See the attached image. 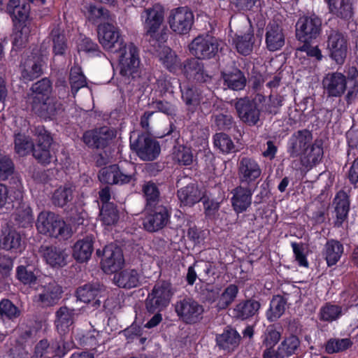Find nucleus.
I'll list each match as a JSON object with an SVG mask.
<instances>
[{
	"label": "nucleus",
	"mask_w": 358,
	"mask_h": 358,
	"mask_svg": "<svg viewBox=\"0 0 358 358\" xmlns=\"http://www.w3.org/2000/svg\"><path fill=\"white\" fill-rule=\"evenodd\" d=\"M36 144L33 145L29 136L17 134L15 137V150L20 156H25L33 150L34 157L42 164H49L53 157L50 150L52 138L43 126L35 128Z\"/></svg>",
	"instance_id": "1"
},
{
	"label": "nucleus",
	"mask_w": 358,
	"mask_h": 358,
	"mask_svg": "<svg viewBox=\"0 0 358 358\" xmlns=\"http://www.w3.org/2000/svg\"><path fill=\"white\" fill-rule=\"evenodd\" d=\"M50 81L44 78L33 85L28 96L27 101L33 113L44 120L53 118L60 110L59 104L50 97Z\"/></svg>",
	"instance_id": "2"
},
{
	"label": "nucleus",
	"mask_w": 358,
	"mask_h": 358,
	"mask_svg": "<svg viewBox=\"0 0 358 358\" xmlns=\"http://www.w3.org/2000/svg\"><path fill=\"white\" fill-rule=\"evenodd\" d=\"M158 57L163 65L171 72L181 71L188 79H194L199 82H206L209 77L203 69V66L196 59H192L185 64L182 69L180 62L169 47H162L158 52Z\"/></svg>",
	"instance_id": "3"
},
{
	"label": "nucleus",
	"mask_w": 358,
	"mask_h": 358,
	"mask_svg": "<svg viewBox=\"0 0 358 358\" xmlns=\"http://www.w3.org/2000/svg\"><path fill=\"white\" fill-rule=\"evenodd\" d=\"M118 54V69L126 82H131L141 76V59L139 50L132 43L120 49Z\"/></svg>",
	"instance_id": "4"
},
{
	"label": "nucleus",
	"mask_w": 358,
	"mask_h": 358,
	"mask_svg": "<svg viewBox=\"0 0 358 358\" xmlns=\"http://www.w3.org/2000/svg\"><path fill=\"white\" fill-rule=\"evenodd\" d=\"M29 5L22 4L9 13L15 24L13 44L16 48H21L28 41L30 34L35 29V25L29 19Z\"/></svg>",
	"instance_id": "5"
},
{
	"label": "nucleus",
	"mask_w": 358,
	"mask_h": 358,
	"mask_svg": "<svg viewBox=\"0 0 358 358\" xmlns=\"http://www.w3.org/2000/svg\"><path fill=\"white\" fill-rule=\"evenodd\" d=\"M36 227L41 234L60 239H68L72 234L71 229L59 216L48 211L38 215Z\"/></svg>",
	"instance_id": "6"
},
{
	"label": "nucleus",
	"mask_w": 358,
	"mask_h": 358,
	"mask_svg": "<svg viewBox=\"0 0 358 358\" xmlns=\"http://www.w3.org/2000/svg\"><path fill=\"white\" fill-rule=\"evenodd\" d=\"M101 182L109 185H124L136 181V169L134 164H127V167L117 164L101 169L99 173Z\"/></svg>",
	"instance_id": "7"
},
{
	"label": "nucleus",
	"mask_w": 358,
	"mask_h": 358,
	"mask_svg": "<svg viewBox=\"0 0 358 358\" xmlns=\"http://www.w3.org/2000/svg\"><path fill=\"white\" fill-rule=\"evenodd\" d=\"M173 295V292L170 282L167 281L157 282L146 299L147 310L150 313L161 311L169 304Z\"/></svg>",
	"instance_id": "8"
},
{
	"label": "nucleus",
	"mask_w": 358,
	"mask_h": 358,
	"mask_svg": "<svg viewBox=\"0 0 358 358\" xmlns=\"http://www.w3.org/2000/svg\"><path fill=\"white\" fill-rule=\"evenodd\" d=\"M98 38L103 48L110 52H117L127 45L120 30L112 24L104 23L98 27Z\"/></svg>",
	"instance_id": "9"
},
{
	"label": "nucleus",
	"mask_w": 358,
	"mask_h": 358,
	"mask_svg": "<svg viewBox=\"0 0 358 358\" xmlns=\"http://www.w3.org/2000/svg\"><path fill=\"white\" fill-rule=\"evenodd\" d=\"M222 44L221 41L209 35L199 36L190 43L189 50L197 59H209L222 49Z\"/></svg>",
	"instance_id": "10"
},
{
	"label": "nucleus",
	"mask_w": 358,
	"mask_h": 358,
	"mask_svg": "<svg viewBox=\"0 0 358 358\" xmlns=\"http://www.w3.org/2000/svg\"><path fill=\"white\" fill-rule=\"evenodd\" d=\"M175 311L183 322L194 324L202 318L204 309L202 305L192 298H185L176 301Z\"/></svg>",
	"instance_id": "11"
},
{
	"label": "nucleus",
	"mask_w": 358,
	"mask_h": 358,
	"mask_svg": "<svg viewBox=\"0 0 358 358\" xmlns=\"http://www.w3.org/2000/svg\"><path fill=\"white\" fill-rule=\"evenodd\" d=\"M130 146L143 161H152L160 153L158 142L147 135H141L136 141H131Z\"/></svg>",
	"instance_id": "12"
},
{
	"label": "nucleus",
	"mask_w": 358,
	"mask_h": 358,
	"mask_svg": "<svg viewBox=\"0 0 358 358\" xmlns=\"http://www.w3.org/2000/svg\"><path fill=\"white\" fill-rule=\"evenodd\" d=\"M194 22V15L187 7H180L171 11L169 17L170 28L179 34L188 33Z\"/></svg>",
	"instance_id": "13"
},
{
	"label": "nucleus",
	"mask_w": 358,
	"mask_h": 358,
	"mask_svg": "<svg viewBox=\"0 0 358 358\" xmlns=\"http://www.w3.org/2000/svg\"><path fill=\"white\" fill-rule=\"evenodd\" d=\"M321 21L315 16H303L300 17L296 24V37L301 41L308 43L317 38L320 31Z\"/></svg>",
	"instance_id": "14"
},
{
	"label": "nucleus",
	"mask_w": 358,
	"mask_h": 358,
	"mask_svg": "<svg viewBox=\"0 0 358 358\" xmlns=\"http://www.w3.org/2000/svg\"><path fill=\"white\" fill-rule=\"evenodd\" d=\"M327 49L331 59L337 64L343 65L348 55L347 37L340 32L332 31L328 37Z\"/></svg>",
	"instance_id": "15"
},
{
	"label": "nucleus",
	"mask_w": 358,
	"mask_h": 358,
	"mask_svg": "<svg viewBox=\"0 0 358 358\" xmlns=\"http://www.w3.org/2000/svg\"><path fill=\"white\" fill-rule=\"evenodd\" d=\"M322 84L324 92L329 97H340L348 90L346 76L338 71L327 73Z\"/></svg>",
	"instance_id": "16"
},
{
	"label": "nucleus",
	"mask_w": 358,
	"mask_h": 358,
	"mask_svg": "<svg viewBox=\"0 0 358 358\" xmlns=\"http://www.w3.org/2000/svg\"><path fill=\"white\" fill-rule=\"evenodd\" d=\"M262 173L260 166L255 159L244 157L238 163V176L241 183L251 185Z\"/></svg>",
	"instance_id": "17"
},
{
	"label": "nucleus",
	"mask_w": 358,
	"mask_h": 358,
	"mask_svg": "<svg viewBox=\"0 0 358 358\" xmlns=\"http://www.w3.org/2000/svg\"><path fill=\"white\" fill-rule=\"evenodd\" d=\"M123 263V254L119 247L113 244L105 247L101 259V267L105 273L117 271Z\"/></svg>",
	"instance_id": "18"
},
{
	"label": "nucleus",
	"mask_w": 358,
	"mask_h": 358,
	"mask_svg": "<svg viewBox=\"0 0 358 358\" xmlns=\"http://www.w3.org/2000/svg\"><path fill=\"white\" fill-rule=\"evenodd\" d=\"M101 289L99 285L87 284L79 287L77 290L78 299L87 306L82 308L85 312H90L99 307Z\"/></svg>",
	"instance_id": "19"
},
{
	"label": "nucleus",
	"mask_w": 358,
	"mask_h": 358,
	"mask_svg": "<svg viewBox=\"0 0 358 358\" xmlns=\"http://www.w3.org/2000/svg\"><path fill=\"white\" fill-rule=\"evenodd\" d=\"M115 136L113 129L103 127L96 130L86 131L83 141L90 147L101 148L108 145Z\"/></svg>",
	"instance_id": "20"
},
{
	"label": "nucleus",
	"mask_w": 358,
	"mask_h": 358,
	"mask_svg": "<svg viewBox=\"0 0 358 358\" xmlns=\"http://www.w3.org/2000/svg\"><path fill=\"white\" fill-rule=\"evenodd\" d=\"M164 8L158 4L145 10L141 18L147 34L153 36L157 33L164 20Z\"/></svg>",
	"instance_id": "21"
},
{
	"label": "nucleus",
	"mask_w": 358,
	"mask_h": 358,
	"mask_svg": "<svg viewBox=\"0 0 358 358\" xmlns=\"http://www.w3.org/2000/svg\"><path fill=\"white\" fill-rule=\"evenodd\" d=\"M143 277L141 273L133 268H126L117 272L113 276L114 283L122 288L131 289L141 285Z\"/></svg>",
	"instance_id": "22"
},
{
	"label": "nucleus",
	"mask_w": 358,
	"mask_h": 358,
	"mask_svg": "<svg viewBox=\"0 0 358 358\" xmlns=\"http://www.w3.org/2000/svg\"><path fill=\"white\" fill-rule=\"evenodd\" d=\"M252 193L251 189L241 185L236 187L231 191V206L236 213H243L250 206Z\"/></svg>",
	"instance_id": "23"
},
{
	"label": "nucleus",
	"mask_w": 358,
	"mask_h": 358,
	"mask_svg": "<svg viewBox=\"0 0 358 358\" xmlns=\"http://www.w3.org/2000/svg\"><path fill=\"white\" fill-rule=\"evenodd\" d=\"M265 42L266 48L271 52L280 50L285 45V36L282 27L273 23L266 28Z\"/></svg>",
	"instance_id": "24"
},
{
	"label": "nucleus",
	"mask_w": 358,
	"mask_h": 358,
	"mask_svg": "<svg viewBox=\"0 0 358 358\" xmlns=\"http://www.w3.org/2000/svg\"><path fill=\"white\" fill-rule=\"evenodd\" d=\"M241 120L249 124H255L259 119V110L256 104L248 99H241L236 103Z\"/></svg>",
	"instance_id": "25"
},
{
	"label": "nucleus",
	"mask_w": 358,
	"mask_h": 358,
	"mask_svg": "<svg viewBox=\"0 0 358 358\" xmlns=\"http://www.w3.org/2000/svg\"><path fill=\"white\" fill-rule=\"evenodd\" d=\"M312 141L311 133L306 129L294 133L289 141L288 150L292 156L303 153Z\"/></svg>",
	"instance_id": "26"
},
{
	"label": "nucleus",
	"mask_w": 358,
	"mask_h": 358,
	"mask_svg": "<svg viewBox=\"0 0 358 358\" xmlns=\"http://www.w3.org/2000/svg\"><path fill=\"white\" fill-rule=\"evenodd\" d=\"M169 215L167 209L163 206L157 207L155 210L148 215L143 220L144 228L150 232L163 228L168 222Z\"/></svg>",
	"instance_id": "27"
},
{
	"label": "nucleus",
	"mask_w": 358,
	"mask_h": 358,
	"mask_svg": "<svg viewBox=\"0 0 358 358\" xmlns=\"http://www.w3.org/2000/svg\"><path fill=\"white\" fill-rule=\"evenodd\" d=\"M94 237L87 236L77 241L73 246V257L80 262L90 259L93 251Z\"/></svg>",
	"instance_id": "28"
},
{
	"label": "nucleus",
	"mask_w": 358,
	"mask_h": 358,
	"mask_svg": "<svg viewBox=\"0 0 358 358\" xmlns=\"http://www.w3.org/2000/svg\"><path fill=\"white\" fill-rule=\"evenodd\" d=\"M69 257L66 250L61 248L50 246L43 249V257L52 267H62L66 264Z\"/></svg>",
	"instance_id": "29"
},
{
	"label": "nucleus",
	"mask_w": 358,
	"mask_h": 358,
	"mask_svg": "<svg viewBox=\"0 0 358 358\" xmlns=\"http://www.w3.org/2000/svg\"><path fill=\"white\" fill-rule=\"evenodd\" d=\"M76 315L77 313L74 309H69L66 307H62L57 311L55 325L59 334H63L70 330Z\"/></svg>",
	"instance_id": "30"
},
{
	"label": "nucleus",
	"mask_w": 358,
	"mask_h": 358,
	"mask_svg": "<svg viewBox=\"0 0 358 358\" xmlns=\"http://www.w3.org/2000/svg\"><path fill=\"white\" fill-rule=\"evenodd\" d=\"M323 149L322 143L315 141L310 148H308L303 152L301 162L303 166L309 169L317 164L322 158Z\"/></svg>",
	"instance_id": "31"
},
{
	"label": "nucleus",
	"mask_w": 358,
	"mask_h": 358,
	"mask_svg": "<svg viewBox=\"0 0 358 358\" xmlns=\"http://www.w3.org/2000/svg\"><path fill=\"white\" fill-rule=\"evenodd\" d=\"M260 308V303L255 300H246L238 303L233 309L234 317L240 320L248 319L256 315Z\"/></svg>",
	"instance_id": "32"
},
{
	"label": "nucleus",
	"mask_w": 358,
	"mask_h": 358,
	"mask_svg": "<svg viewBox=\"0 0 358 358\" xmlns=\"http://www.w3.org/2000/svg\"><path fill=\"white\" fill-rule=\"evenodd\" d=\"M203 192L194 184H190L178 192V196L184 206H192L201 200Z\"/></svg>",
	"instance_id": "33"
},
{
	"label": "nucleus",
	"mask_w": 358,
	"mask_h": 358,
	"mask_svg": "<svg viewBox=\"0 0 358 358\" xmlns=\"http://www.w3.org/2000/svg\"><path fill=\"white\" fill-rule=\"evenodd\" d=\"M62 293V287L52 282L43 287V292L38 294V299L44 306H52L59 300Z\"/></svg>",
	"instance_id": "34"
},
{
	"label": "nucleus",
	"mask_w": 358,
	"mask_h": 358,
	"mask_svg": "<svg viewBox=\"0 0 358 358\" xmlns=\"http://www.w3.org/2000/svg\"><path fill=\"white\" fill-rule=\"evenodd\" d=\"M0 246L7 250L21 251L22 241L20 234L13 229H6L0 239Z\"/></svg>",
	"instance_id": "35"
},
{
	"label": "nucleus",
	"mask_w": 358,
	"mask_h": 358,
	"mask_svg": "<svg viewBox=\"0 0 358 358\" xmlns=\"http://www.w3.org/2000/svg\"><path fill=\"white\" fill-rule=\"evenodd\" d=\"M234 43L237 51L243 55H248L253 48L255 37L253 30L248 27L242 34H238L234 38Z\"/></svg>",
	"instance_id": "36"
},
{
	"label": "nucleus",
	"mask_w": 358,
	"mask_h": 358,
	"mask_svg": "<svg viewBox=\"0 0 358 358\" xmlns=\"http://www.w3.org/2000/svg\"><path fill=\"white\" fill-rule=\"evenodd\" d=\"M241 337L234 329H226L216 337L218 346L224 350L230 351L234 350L239 344Z\"/></svg>",
	"instance_id": "37"
},
{
	"label": "nucleus",
	"mask_w": 358,
	"mask_h": 358,
	"mask_svg": "<svg viewBox=\"0 0 358 358\" xmlns=\"http://www.w3.org/2000/svg\"><path fill=\"white\" fill-rule=\"evenodd\" d=\"M343 253V245L335 240L328 241L324 246V255L329 266L335 265Z\"/></svg>",
	"instance_id": "38"
},
{
	"label": "nucleus",
	"mask_w": 358,
	"mask_h": 358,
	"mask_svg": "<svg viewBox=\"0 0 358 358\" xmlns=\"http://www.w3.org/2000/svg\"><path fill=\"white\" fill-rule=\"evenodd\" d=\"M14 220L16 224L22 227L31 226L34 216L29 205L27 203H20L13 214Z\"/></svg>",
	"instance_id": "39"
},
{
	"label": "nucleus",
	"mask_w": 358,
	"mask_h": 358,
	"mask_svg": "<svg viewBox=\"0 0 358 358\" xmlns=\"http://www.w3.org/2000/svg\"><path fill=\"white\" fill-rule=\"evenodd\" d=\"M334 202L336 204V225L340 227L346 218L349 210V201L347 194L344 191L337 193Z\"/></svg>",
	"instance_id": "40"
},
{
	"label": "nucleus",
	"mask_w": 358,
	"mask_h": 358,
	"mask_svg": "<svg viewBox=\"0 0 358 358\" xmlns=\"http://www.w3.org/2000/svg\"><path fill=\"white\" fill-rule=\"evenodd\" d=\"M74 187L71 184H66L57 189L52 195V202L55 205L62 207L73 198Z\"/></svg>",
	"instance_id": "41"
},
{
	"label": "nucleus",
	"mask_w": 358,
	"mask_h": 358,
	"mask_svg": "<svg viewBox=\"0 0 358 358\" xmlns=\"http://www.w3.org/2000/svg\"><path fill=\"white\" fill-rule=\"evenodd\" d=\"M41 73V63L39 59H28L23 64L22 76L25 80H31Z\"/></svg>",
	"instance_id": "42"
},
{
	"label": "nucleus",
	"mask_w": 358,
	"mask_h": 358,
	"mask_svg": "<svg viewBox=\"0 0 358 358\" xmlns=\"http://www.w3.org/2000/svg\"><path fill=\"white\" fill-rule=\"evenodd\" d=\"M286 301L280 296H275L270 303V308L266 313L267 319L273 322L280 318L285 310Z\"/></svg>",
	"instance_id": "43"
},
{
	"label": "nucleus",
	"mask_w": 358,
	"mask_h": 358,
	"mask_svg": "<svg viewBox=\"0 0 358 358\" xmlns=\"http://www.w3.org/2000/svg\"><path fill=\"white\" fill-rule=\"evenodd\" d=\"M223 78L225 85L233 90H241L244 88L246 79L243 73L239 70H234L229 73H224Z\"/></svg>",
	"instance_id": "44"
},
{
	"label": "nucleus",
	"mask_w": 358,
	"mask_h": 358,
	"mask_svg": "<svg viewBox=\"0 0 358 358\" xmlns=\"http://www.w3.org/2000/svg\"><path fill=\"white\" fill-rule=\"evenodd\" d=\"M119 219L118 211L113 203H106L102 206L100 211V220L103 224L112 226L117 223Z\"/></svg>",
	"instance_id": "45"
},
{
	"label": "nucleus",
	"mask_w": 358,
	"mask_h": 358,
	"mask_svg": "<svg viewBox=\"0 0 358 358\" xmlns=\"http://www.w3.org/2000/svg\"><path fill=\"white\" fill-rule=\"evenodd\" d=\"M238 288L235 285H229L218 297L216 306L219 310L227 308L236 299Z\"/></svg>",
	"instance_id": "46"
},
{
	"label": "nucleus",
	"mask_w": 358,
	"mask_h": 358,
	"mask_svg": "<svg viewBox=\"0 0 358 358\" xmlns=\"http://www.w3.org/2000/svg\"><path fill=\"white\" fill-rule=\"evenodd\" d=\"M328 5L331 13L343 18H348L352 15V6L345 0H328Z\"/></svg>",
	"instance_id": "47"
},
{
	"label": "nucleus",
	"mask_w": 358,
	"mask_h": 358,
	"mask_svg": "<svg viewBox=\"0 0 358 358\" xmlns=\"http://www.w3.org/2000/svg\"><path fill=\"white\" fill-rule=\"evenodd\" d=\"M348 83H350L345 99L348 102L353 100L358 93V70L355 66H351L348 71L346 76Z\"/></svg>",
	"instance_id": "48"
},
{
	"label": "nucleus",
	"mask_w": 358,
	"mask_h": 358,
	"mask_svg": "<svg viewBox=\"0 0 358 358\" xmlns=\"http://www.w3.org/2000/svg\"><path fill=\"white\" fill-rule=\"evenodd\" d=\"M8 189L6 186L0 183V209L2 208L8 200L10 202L20 201L22 199V189L20 186L16 189H10V196H8Z\"/></svg>",
	"instance_id": "49"
},
{
	"label": "nucleus",
	"mask_w": 358,
	"mask_h": 358,
	"mask_svg": "<svg viewBox=\"0 0 358 358\" xmlns=\"http://www.w3.org/2000/svg\"><path fill=\"white\" fill-rule=\"evenodd\" d=\"M53 42V52L55 55H63L66 49V41L62 29L57 26L50 33Z\"/></svg>",
	"instance_id": "50"
},
{
	"label": "nucleus",
	"mask_w": 358,
	"mask_h": 358,
	"mask_svg": "<svg viewBox=\"0 0 358 358\" xmlns=\"http://www.w3.org/2000/svg\"><path fill=\"white\" fill-rule=\"evenodd\" d=\"M341 315V307L327 303L321 308L319 316L321 320L332 322L337 320Z\"/></svg>",
	"instance_id": "51"
},
{
	"label": "nucleus",
	"mask_w": 358,
	"mask_h": 358,
	"mask_svg": "<svg viewBox=\"0 0 358 358\" xmlns=\"http://www.w3.org/2000/svg\"><path fill=\"white\" fill-rule=\"evenodd\" d=\"M299 345V338L295 336H291L284 339L278 347L284 358H287L295 353Z\"/></svg>",
	"instance_id": "52"
},
{
	"label": "nucleus",
	"mask_w": 358,
	"mask_h": 358,
	"mask_svg": "<svg viewBox=\"0 0 358 358\" xmlns=\"http://www.w3.org/2000/svg\"><path fill=\"white\" fill-rule=\"evenodd\" d=\"M70 83L73 93H76L78 90L86 85L85 77L81 71L79 66H73L70 73Z\"/></svg>",
	"instance_id": "53"
},
{
	"label": "nucleus",
	"mask_w": 358,
	"mask_h": 358,
	"mask_svg": "<svg viewBox=\"0 0 358 358\" xmlns=\"http://www.w3.org/2000/svg\"><path fill=\"white\" fill-rule=\"evenodd\" d=\"M352 345L349 338L336 339L332 338L327 341L325 350L327 353L333 354L345 350Z\"/></svg>",
	"instance_id": "54"
},
{
	"label": "nucleus",
	"mask_w": 358,
	"mask_h": 358,
	"mask_svg": "<svg viewBox=\"0 0 358 358\" xmlns=\"http://www.w3.org/2000/svg\"><path fill=\"white\" fill-rule=\"evenodd\" d=\"M82 11L85 17L90 21H96L100 18H105L107 16V10L101 7H96L92 3L85 4Z\"/></svg>",
	"instance_id": "55"
},
{
	"label": "nucleus",
	"mask_w": 358,
	"mask_h": 358,
	"mask_svg": "<svg viewBox=\"0 0 358 358\" xmlns=\"http://www.w3.org/2000/svg\"><path fill=\"white\" fill-rule=\"evenodd\" d=\"M214 144L223 153H229L234 148L232 140L223 133L217 134L214 136Z\"/></svg>",
	"instance_id": "56"
},
{
	"label": "nucleus",
	"mask_w": 358,
	"mask_h": 358,
	"mask_svg": "<svg viewBox=\"0 0 358 358\" xmlns=\"http://www.w3.org/2000/svg\"><path fill=\"white\" fill-rule=\"evenodd\" d=\"M38 272L34 273L30 268L23 266H18L17 268V279L24 284L32 285L37 280Z\"/></svg>",
	"instance_id": "57"
},
{
	"label": "nucleus",
	"mask_w": 358,
	"mask_h": 358,
	"mask_svg": "<svg viewBox=\"0 0 358 358\" xmlns=\"http://www.w3.org/2000/svg\"><path fill=\"white\" fill-rule=\"evenodd\" d=\"M174 158L182 165H189L193 162V155L190 149L181 145L176 148Z\"/></svg>",
	"instance_id": "58"
},
{
	"label": "nucleus",
	"mask_w": 358,
	"mask_h": 358,
	"mask_svg": "<svg viewBox=\"0 0 358 358\" xmlns=\"http://www.w3.org/2000/svg\"><path fill=\"white\" fill-rule=\"evenodd\" d=\"M280 336V333L273 326H268L264 334V346L265 348L274 347L279 341Z\"/></svg>",
	"instance_id": "59"
},
{
	"label": "nucleus",
	"mask_w": 358,
	"mask_h": 358,
	"mask_svg": "<svg viewBox=\"0 0 358 358\" xmlns=\"http://www.w3.org/2000/svg\"><path fill=\"white\" fill-rule=\"evenodd\" d=\"M180 88L182 92V98L187 105H199L200 101V99H199L200 96V93H199L196 89L190 87L185 88L182 86H180Z\"/></svg>",
	"instance_id": "60"
},
{
	"label": "nucleus",
	"mask_w": 358,
	"mask_h": 358,
	"mask_svg": "<svg viewBox=\"0 0 358 358\" xmlns=\"http://www.w3.org/2000/svg\"><path fill=\"white\" fill-rule=\"evenodd\" d=\"M0 315L2 317L13 318L19 315V311L9 300H2L0 302Z\"/></svg>",
	"instance_id": "61"
},
{
	"label": "nucleus",
	"mask_w": 358,
	"mask_h": 358,
	"mask_svg": "<svg viewBox=\"0 0 358 358\" xmlns=\"http://www.w3.org/2000/svg\"><path fill=\"white\" fill-rule=\"evenodd\" d=\"M13 171V164L6 156L0 155V179H6Z\"/></svg>",
	"instance_id": "62"
},
{
	"label": "nucleus",
	"mask_w": 358,
	"mask_h": 358,
	"mask_svg": "<svg viewBox=\"0 0 358 358\" xmlns=\"http://www.w3.org/2000/svg\"><path fill=\"white\" fill-rule=\"evenodd\" d=\"M201 198V201H203L206 215L207 216L214 215L220 208V203L214 199H210L204 194Z\"/></svg>",
	"instance_id": "63"
},
{
	"label": "nucleus",
	"mask_w": 358,
	"mask_h": 358,
	"mask_svg": "<svg viewBox=\"0 0 358 358\" xmlns=\"http://www.w3.org/2000/svg\"><path fill=\"white\" fill-rule=\"evenodd\" d=\"M213 93L210 91H208V93L206 94L200 92V96L199 98L200 101L199 105H201V110L203 113H208L210 111L213 103Z\"/></svg>",
	"instance_id": "64"
}]
</instances>
